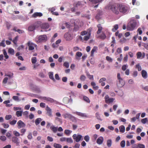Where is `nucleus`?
<instances>
[{"mask_svg": "<svg viewBox=\"0 0 148 148\" xmlns=\"http://www.w3.org/2000/svg\"><path fill=\"white\" fill-rule=\"evenodd\" d=\"M136 25V20L132 19L128 23L127 25L126 28L128 31H132L135 27Z\"/></svg>", "mask_w": 148, "mask_h": 148, "instance_id": "nucleus-1", "label": "nucleus"}, {"mask_svg": "<svg viewBox=\"0 0 148 148\" xmlns=\"http://www.w3.org/2000/svg\"><path fill=\"white\" fill-rule=\"evenodd\" d=\"M119 4H114L109 5L108 8L113 13L118 14L119 13Z\"/></svg>", "mask_w": 148, "mask_h": 148, "instance_id": "nucleus-2", "label": "nucleus"}, {"mask_svg": "<svg viewBox=\"0 0 148 148\" xmlns=\"http://www.w3.org/2000/svg\"><path fill=\"white\" fill-rule=\"evenodd\" d=\"M119 11L123 14H125L128 12L130 9L128 6L122 4H119Z\"/></svg>", "mask_w": 148, "mask_h": 148, "instance_id": "nucleus-3", "label": "nucleus"}, {"mask_svg": "<svg viewBox=\"0 0 148 148\" xmlns=\"http://www.w3.org/2000/svg\"><path fill=\"white\" fill-rule=\"evenodd\" d=\"M39 25L38 22H36L30 25L28 27V30L30 32L34 31L36 28L38 27Z\"/></svg>", "mask_w": 148, "mask_h": 148, "instance_id": "nucleus-4", "label": "nucleus"}, {"mask_svg": "<svg viewBox=\"0 0 148 148\" xmlns=\"http://www.w3.org/2000/svg\"><path fill=\"white\" fill-rule=\"evenodd\" d=\"M5 76H6V77H5L3 79V84H5L7 83L8 79H9L13 77V73H11L10 74H5Z\"/></svg>", "mask_w": 148, "mask_h": 148, "instance_id": "nucleus-5", "label": "nucleus"}, {"mask_svg": "<svg viewBox=\"0 0 148 148\" xmlns=\"http://www.w3.org/2000/svg\"><path fill=\"white\" fill-rule=\"evenodd\" d=\"M73 138L76 142H78L81 140L82 136L80 134L77 135L75 134L73 135Z\"/></svg>", "mask_w": 148, "mask_h": 148, "instance_id": "nucleus-6", "label": "nucleus"}, {"mask_svg": "<svg viewBox=\"0 0 148 148\" xmlns=\"http://www.w3.org/2000/svg\"><path fill=\"white\" fill-rule=\"evenodd\" d=\"M105 102L107 103H110L113 102L115 99L114 98H110L108 95H106L104 98Z\"/></svg>", "mask_w": 148, "mask_h": 148, "instance_id": "nucleus-7", "label": "nucleus"}, {"mask_svg": "<svg viewBox=\"0 0 148 148\" xmlns=\"http://www.w3.org/2000/svg\"><path fill=\"white\" fill-rule=\"evenodd\" d=\"M27 45L28 46V49L29 50H32L34 49V47L36 45L32 42L29 41L27 43Z\"/></svg>", "mask_w": 148, "mask_h": 148, "instance_id": "nucleus-8", "label": "nucleus"}, {"mask_svg": "<svg viewBox=\"0 0 148 148\" xmlns=\"http://www.w3.org/2000/svg\"><path fill=\"white\" fill-rule=\"evenodd\" d=\"M117 85L118 87H121L123 86L125 84V82L123 79L118 80L117 82Z\"/></svg>", "mask_w": 148, "mask_h": 148, "instance_id": "nucleus-9", "label": "nucleus"}, {"mask_svg": "<svg viewBox=\"0 0 148 148\" xmlns=\"http://www.w3.org/2000/svg\"><path fill=\"white\" fill-rule=\"evenodd\" d=\"M47 39V37L46 35H40L38 37V41L39 42H42L44 41H46Z\"/></svg>", "mask_w": 148, "mask_h": 148, "instance_id": "nucleus-10", "label": "nucleus"}, {"mask_svg": "<svg viewBox=\"0 0 148 148\" xmlns=\"http://www.w3.org/2000/svg\"><path fill=\"white\" fill-rule=\"evenodd\" d=\"M64 38L67 41H70L73 39L71 34L68 33H65L64 36Z\"/></svg>", "mask_w": 148, "mask_h": 148, "instance_id": "nucleus-11", "label": "nucleus"}, {"mask_svg": "<svg viewBox=\"0 0 148 148\" xmlns=\"http://www.w3.org/2000/svg\"><path fill=\"white\" fill-rule=\"evenodd\" d=\"M18 127V129L25 127V124L22 121L19 120L17 123Z\"/></svg>", "mask_w": 148, "mask_h": 148, "instance_id": "nucleus-12", "label": "nucleus"}, {"mask_svg": "<svg viewBox=\"0 0 148 148\" xmlns=\"http://www.w3.org/2000/svg\"><path fill=\"white\" fill-rule=\"evenodd\" d=\"M12 141L14 143L18 145L19 143L18 138L16 136H13L12 138Z\"/></svg>", "mask_w": 148, "mask_h": 148, "instance_id": "nucleus-13", "label": "nucleus"}, {"mask_svg": "<svg viewBox=\"0 0 148 148\" xmlns=\"http://www.w3.org/2000/svg\"><path fill=\"white\" fill-rule=\"evenodd\" d=\"M104 140L102 136L99 137L97 140L96 142L99 145L101 144Z\"/></svg>", "mask_w": 148, "mask_h": 148, "instance_id": "nucleus-14", "label": "nucleus"}, {"mask_svg": "<svg viewBox=\"0 0 148 148\" xmlns=\"http://www.w3.org/2000/svg\"><path fill=\"white\" fill-rule=\"evenodd\" d=\"M46 110L47 111V113L48 116L49 117H51L52 116L51 109L47 106Z\"/></svg>", "mask_w": 148, "mask_h": 148, "instance_id": "nucleus-15", "label": "nucleus"}, {"mask_svg": "<svg viewBox=\"0 0 148 148\" xmlns=\"http://www.w3.org/2000/svg\"><path fill=\"white\" fill-rule=\"evenodd\" d=\"M63 101L65 103L67 104L70 102H72V99L71 98L69 99L68 97H66L63 99Z\"/></svg>", "mask_w": 148, "mask_h": 148, "instance_id": "nucleus-16", "label": "nucleus"}, {"mask_svg": "<svg viewBox=\"0 0 148 148\" xmlns=\"http://www.w3.org/2000/svg\"><path fill=\"white\" fill-rule=\"evenodd\" d=\"M141 74L142 77L144 79H146L147 77V72L145 70H142L141 72Z\"/></svg>", "mask_w": 148, "mask_h": 148, "instance_id": "nucleus-17", "label": "nucleus"}, {"mask_svg": "<svg viewBox=\"0 0 148 148\" xmlns=\"http://www.w3.org/2000/svg\"><path fill=\"white\" fill-rule=\"evenodd\" d=\"M97 26L98 28V30L97 32V33L98 34H99L101 32V31L103 29V27L101 26V24H98Z\"/></svg>", "mask_w": 148, "mask_h": 148, "instance_id": "nucleus-18", "label": "nucleus"}, {"mask_svg": "<svg viewBox=\"0 0 148 148\" xmlns=\"http://www.w3.org/2000/svg\"><path fill=\"white\" fill-rule=\"evenodd\" d=\"M76 114L78 116H80L82 117H88V116L85 113H82L81 112H77Z\"/></svg>", "mask_w": 148, "mask_h": 148, "instance_id": "nucleus-19", "label": "nucleus"}, {"mask_svg": "<svg viewBox=\"0 0 148 148\" xmlns=\"http://www.w3.org/2000/svg\"><path fill=\"white\" fill-rule=\"evenodd\" d=\"M42 16V14L41 12H35L32 15L33 17H36L37 16L41 17Z\"/></svg>", "mask_w": 148, "mask_h": 148, "instance_id": "nucleus-20", "label": "nucleus"}, {"mask_svg": "<svg viewBox=\"0 0 148 148\" xmlns=\"http://www.w3.org/2000/svg\"><path fill=\"white\" fill-rule=\"evenodd\" d=\"M42 98L43 99L49 101L51 103H52L54 102V100L53 99L49 97H42Z\"/></svg>", "mask_w": 148, "mask_h": 148, "instance_id": "nucleus-21", "label": "nucleus"}, {"mask_svg": "<svg viewBox=\"0 0 148 148\" xmlns=\"http://www.w3.org/2000/svg\"><path fill=\"white\" fill-rule=\"evenodd\" d=\"M50 129L54 133H56L58 130V127L54 126H51Z\"/></svg>", "mask_w": 148, "mask_h": 148, "instance_id": "nucleus-22", "label": "nucleus"}, {"mask_svg": "<svg viewBox=\"0 0 148 148\" xmlns=\"http://www.w3.org/2000/svg\"><path fill=\"white\" fill-rule=\"evenodd\" d=\"M72 115L68 113H65L62 115L63 116L65 119L68 118L70 119V118L71 116Z\"/></svg>", "mask_w": 148, "mask_h": 148, "instance_id": "nucleus-23", "label": "nucleus"}, {"mask_svg": "<svg viewBox=\"0 0 148 148\" xmlns=\"http://www.w3.org/2000/svg\"><path fill=\"white\" fill-rule=\"evenodd\" d=\"M102 15V12L101 11H98L97 13L95 18L98 19H99L100 18V16Z\"/></svg>", "mask_w": 148, "mask_h": 148, "instance_id": "nucleus-24", "label": "nucleus"}, {"mask_svg": "<svg viewBox=\"0 0 148 148\" xmlns=\"http://www.w3.org/2000/svg\"><path fill=\"white\" fill-rule=\"evenodd\" d=\"M97 49V47H94L91 51V56H93L95 52L96 51Z\"/></svg>", "mask_w": 148, "mask_h": 148, "instance_id": "nucleus-25", "label": "nucleus"}, {"mask_svg": "<svg viewBox=\"0 0 148 148\" xmlns=\"http://www.w3.org/2000/svg\"><path fill=\"white\" fill-rule=\"evenodd\" d=\"M42 27V28L43 29H48L49 27V25L47 23H45L43 24Z\"/></svg>", "mask_w": 148, "mask_h": 148, "instance_id": "nucleus-26", "label": "nucleus"}, {"mask_svg": "<svg viewBox=\"0 0 148 148\" xmlns=\"http://www.w3.org/2000/svg\"><path fill=\"white\" fill-rule=\"evenodd\" d=\"M120 132L121 133H124L125 131V127L123 125H121L119 127Z\"/></svg>", "mask_w": 148, "mask_h": 148, "instance_id": "nucleus-27", "label": "nucleus"}, {"mask_svg": "<svg viewBox=\"0 0 148 148\" xmlns=\"http://www.w3.org/2000/svg\"><path fill=\"white\" fill-rule=\"evenodd\" d=\"M98 38L104 40L106 38V36L104 33H102L99 36Z\"/></svg>", "mask_w": 148, "mask_h": 148, "instance_id": "nucleus-28", "label": "nucleus"}, {"mask_svg": "<svg viewBox=\"0 0 148 148\" xmlns=\"http://www.w3.org/2000/svg\"><path fill=\"white\" fill-rule=\"evenodd\" d=\"M14 50L13 49L11 48L9 49L8 51V53H9L12 55H14Z\"/></svg>", "mask_w": 148, "mask_h": 148, "instance_id": "nucleus-29", "label": "nucleus"}, {"mask_svg": "<svg viewBox=\"0 0 148 148\" xmlns=\"http://www.w3.org/2000/svg\"><path fill=\"white\" fill-rule=\"evenodd\" d=\"M86 75L90 79L92 80H94L93 76L92 75H90L89 73L88 72H86Z\"/></svg>", "mask_w": 148, "mask_h": 148, "instance_id": "nucleus-30", "label": "nucleus"}, {"mask_svg": "<svg viewBox=\"0 0 148 148\" xmlns=\"http://www.w3.org/2000/svg\"><path fill=\"white\" fill-rule=\"evenodd\" d=\"M115 36H118L120 38H121L123 36V34L121 33H119V31H117L115 33Z\"/></svg>", "mask_w": 148, "mask_h": 148, "instance_id": "nucleus-31", "label": "nucleus"}, {"mask_svg": "<svg viewBox=\"0 0 148 148\" xmlns=\"http://www.w3.org/2000/svg\"><path fill=\"white\" fill-rule=\"evenodd\" d=\"M42 121V119L40 118H38L35 121V123L36 125H38L40 122Z\"/></svg>", "mask_w": 148, "mask_h": 148, "instance_id": "nucleus-32", "label": "nucleus"}, {"mask_svg": "<svg viewBox=\"0 0 148 148\" xmlns=\"http://www.w3.org/2000/svg\"><path fill=\"white\" fill-rule=\"evenodd\" d=\"M23 111H17L16 112V115L18 117L21 116L22 115Z\"/></svg>", "mask_w": 148, "mask_h": 148, "instance_id": "nucleus-33", "label": "nucleus"}, {"mask_svg": "<svg viewBox=\"0 0 148 148\" xmlns=\"http://www.w3.org/2000/svg\"><path fill=\"white\" fill-rule=\"evenodd\" d=\"M112 143V141L111 139H109L107 140V144L108 147H110L111 146Z\"/></svg>", "mask_w": 148, "mask_h": 148, "instance_id": "nucleus-34", "label": "nucleus"}, {"mask_svg": "<svg viewBox=\"0 0 148 148\" xmlns=\"http://www.w3.org/2000/svg\"><path fill=\"white\" fill-rule=\"evenodd\" d=\"M49 78L53 80H54L53 77V73L52 72H50L49 73Z\"/></svg>", "mask_w": 148, "mask_h": 148, "instance_id": "nucleus-35", "label": "nucleus"}, {"mask_svg": "<svg viewBox=\"0 0 148 148\" xmlns=\"http://www.w3.org/2000/svg\"><path fill=\"white\" fill-rule=\"evenodd\" d=\"M18 38V36H16L14 39L12 40L13 43L15 45H16Z\"/></svg>", "mask_w": 148, "mask_h": 148, "instance_id": "nucleus-36", "label": "nucleus"}, {"mask_svg": "<svg viewBox=\"0 0 148 148\" xmlns=\"http://www.w3.org/2000/svg\"><path fill=\"white\" fill-rule=\"evenodd\" d=\"M3 52L5 59H8L9 58V56L8 55L5 49H3Z\"/></svg>", "mask_w": 148, "mask_h": 148, "instance_id": "nucleus-37", "label": "nucleus"}, {"mask_svg": "<svg viewBox=\"0 0 148 148\" xmlns=\"http://www.w3.org/2000/svg\"><path fill=\"white\" fill-rule=\"evenodd\" d=\"M5 40L4 39L1 42H0V46H2L3 47H5L6 45L5 44Z\"/></svg>", "mask_w": 148, "mask_h": 148, "instance_id": "nucleus-38", "label": "nucleus"}, {"mask_svg": "<svg viewBox=\"0 0 148 148\" xmlns=\"http://www.w3.org/2000/svg\"><path fill=\"white\" fill-rule=\"evenodd\" d=\"M53 147L55 148H62V146L59 144L54 143L53 144Z\"/></svg>", "mask_w": 148, "mask_h": 148, "instance_id": "nucleus-39", "label": "nucleus"}, {"mask_svg": "<svg viewBox=\"0 0 148 148\" xmlns=\"http://www.w3.org/2000/svg\"><path fill=\"white\" fill-rule=\"evenodd\" d=\"M119 27V26L118 24H116L114 25V28L112 29V31L113 32H115L116 30H117Z\"/></svg>", "mask_w": 148, "mask_h": 148, "instance_id": "nucleus-40", "label": "nucleus"}, {"mask_svg": "<svg viewBox=\"0 0 148 148\" xmlns=\"http://www.w3.org/2000/svg\"><path fill=\"white\" fill-rule=\"evenodd\" d=\"M127 39L125 38H123L121 39L119 41L121 43L123 44L125 43L127 41Z\"/></svg>", "mask_w": 148, "mask_h": 148, "instance_id": "nucleus-41", "label": "nucleus"}, {"mask_svg": "<svg viewBox=\"0 0 148 148\" xmlns=\"http://www.w3.org/2000/svg\"><path fill=\"white\" fill-rule=\"evenodd\" d=\"M66 141L67 142L70 143H72L73 142V140L71 138H66Z\"/></svg>", "mask_w": 148, "mask_h": 148, "instance_id": "nucleus-42", "label": "nucleus"}, {"mask_svg": "<svg viewBox=\"0 0 148 148\" xmlns=\"http://www.w3.org/2000/svg\"><path fill=\"white\" fill-rule=\"evenodd\" d=\"M83 99L86 101L88 103H89L90 102V101L89 98L86 96H84L83 97Z\"/></svg>", "mask_w": 148, "mask_h": 148, "instance_id": "nucleus-43", "label": "nucleus"}, {"mask_svg": "<svg viewBox=\"0 0 148 148\" xmlns=\"http://www.w3.org/2000/svg\"><path fill=\"white\" fill-rule=\"evenodd\" d=\"M32 62V64H35L37 61V58L36 57H33L31 59Z\"/></svg>", "mask_w": 148, "mask_h": 148, "instance_id": "nucleus-44", "label": "nucleus"}, {"mask_svg": "<svg viewBox=\"0 0 148 148\" xmlns=\"http://www.w3.org/2000/svg\"><path fill=\"white\" fill-rule=\"evenodd\" d=\"M136 68L138 69V71H140L142 70L141 67L139 64H137L136 65Z\"/></svg>", "mask_w": 148, "mask_h": 148, "instance_id": "nucleus-45", "label": "nucleus"}, {"mask_svg": "<svg viewBox=\"0 0 148 148\" xmlns=\"http://www.w3.org/2000/svg\"><path fill=\"white\" fill-rule=\"evenodd\" d=\"M136 56H137V58L139 59L142 56V54L141 52H138L136 53Z\"/></svg>", "mask_w": 148, "mask_h": 148, "instance_id": "nucleus-46", "label": "nucleus"}, {"mask_svg": "<svg viewBox=\"0 0 148 148\" xmlns=\"http://www.w3.org/2000/svg\"><path fill=\"white\" fill-rule=\"evenodd\" d=\"M72 132V131L68 130H66L64 131V133L67 135H68Z\"/></svg>", "mask_w": 148, "mask_h": 148, "instance_id": "nucleus-47", "label": "nucleus"}, {"mask_svg": "<svg viewBox=\"0 0 148 148\" xmlns=\"http://www.w3.org/2000/svg\"><path fill=\"white\" fill-rule=\"evenodd\" d=\"M13 134L15 136H20L19 133L16 131H14L13 132Z\"/></svg>", "mask_w": 148, "mask_h": 148, "instance_id": "nucleus-48", "label": "nucleus"}, {"mask_svg": "<svg viewBox=\"0 0 148 148\" xmlns=\"http://www.w3.org/2000/svg\"><path fill=\"white\" fill-rule=\"evenodd\" d=\"M86 79V77L84 75H82L80 77V79L82 81H84Z\"/></svg>", "mask_w": 148, "mask_h": 148, "instance_id": "nucleus-49", "label": "nucleus"}, {"mask_svg": "<svg viewBox=\"0 0 148 148\" xmlns=\"http://www.w3.org/2000/svg\"><path fill=\"white\" fill-rule=\"evenodd\" d=\"M84 139L86 142H88L89 140L90 137L88 135H86L84 136Z\"/></svg>", "mask_w": 148, "mask_h": 148, "instance_id": "nucleus-50", "label": "nucleus"}, {"mask_svg": "<svg viewBox=\"0 0 148 148\" xmlns=\"http://www.w3.org/2000/svg\"><path fill=\"white\" fill-rule=\"evenodd\" d=\"M69 64L68 62H65L63 64V66L66 68H68L69 67Z\"/></svg>", "mask_w": 148, "mask_h": 148, "instance_id": "nucleus-51", "label": "nucleus"}, {"mask_svg": "<svg viewBox=\"0 0 148 148\" xmlns=\"http://www.w3.org/2000/svg\"><path fill=\"white\" fill-rule=\"evenodd\" d=\"M13 99L15 101H19V99L17 96H14L12 97Z\"/></svg>", "mask_w": 148, "mask_h": 148, "instance_id": "nucleus-52", "label": "nucleus"}, {"mask_svg": "<svg viewBox=\"0 0 148 148\" xmlns=\"http://www.w3.org/2000/svg\"><path fill=\"white\" fill-rule=\"evenodd\" d=\"M17 121L13 120L10 122L9 123L11 125H15Z\"/></svg>", "mask_w": 148, "mask_h": 148, "instance_id": "nucleus-53", "label": "nucleus"}, {"mask_svg": "<svg viewBox=\"0 0 148 148\" xmlns=\"http://www.w3.org/2000/svg\"><path fill=\"white\" fill-rule=\"evenodd\" d=\"M120 145L122 147H124L125 145V140H122L120 143Z\"/></svg>", "mask_w": 148, "mask_h": 148, "instance_id": "nucleus-54", "label": "nucleus"}, {"mask_svg": "<svg viewBox=\"0 0 148 148\" xmlns=\"http://www.w3.org/2000/svg\"><path fill=\"white\" fill-rule=\"evenodd\" d=\"M90 35H89L85 36L84 37V40L87 41L90 38Z\"/></svg>", "mask_w": 148, "mask_h": 148, "instance_id": "nucleus-55", "label": "nucleus"}, {"mask_svg": "<svg viewBox=\"0 0 148 148\" xmlns=\"http://www.w3.org/2000/svg\"><path fill=\"white\" fill-rule=\"evenodd\" d=\"M106 59L108 61L110 62H111L112 61V59L109 56H107L106 57Z\"/></svg>", "mask_w": 148, "mask_h": 148, "instance_id": "nucleus-56", "label": "nucleus"}, {"mask_svg": "<svg viewBox=\"0 0 148 148\" xmlns=\"http://www.w3.org/2000/svg\"><path fill=\"white\" fill-rule=\"evenodd\" d=\"M12 116L10 115H7L5 116V118L6 120H8L12 118Z\"/></svg>", "mask_w": 148, "mask_h": 148, "instance_id": "nucleus-57", "label": "nucleus"}, {"mask_svg": "<svg viewBox=\"0 0 148 148\" xmlns=\"http://www.w3.org/2000/svg\"><path fill=\"white\" fill-rule=\"evenodd\" d=\"M0 139L3 141H5L6 140V138L4 136H0Z\"/></svg>", "mask_w": 148, "mask_h": 148, "instance_id": "nucleus-58", "label": "nucleus"}, {"mask_svg": "<svg viewBox=\"0 0 148 148\" xmlns=\"http://www.w3.org/2000/svg\"><path fill=\"white\" fill-rule=\"evenodd\" d=\"M147 118H145L144 119H143L141 120V122L143 124L147 122Z\"/></svg>", "mask_w": 148, "mask_h": 148, "instance_id": "nucleus-59", "label": "nucleus"}, {"mask_svg": "<svg viewBox=\"0 0 148 148\" xmlns=\"http://www.w3.org/2000/svg\"><path fill=\"white\" fill-rule=\"evenodd\" d=\"M76 56L78 57H80L82 56V53L81 52L78 51L76 53Z\"/></svg>", "mask_w": 148, "mask_h": 148, "instance_id": "nucleus-60", "label": "nucleus"}, {"mask_svg": "<svg viewBox=\"0 0 148 148\" xmlns=\"http://www.w3.org/2000/svg\"><path fill=\"white\" fill-rule=\"evenodd\" d=\"M2 125L5 128H8L9 126L8 124L3 123L2 124Z\"/></svg>", "mask_w": 148, "mask_h": 148, "instance_id": "nucleus-61", "label": "nucleus"}, {"mask_svg": "<svg viewBox=\"0 0 148 148\" xmlns=\"http://www.w3.org/2000/svg\"><path fill=\"white\" fill-rule=\"evenodd\" d=\"M138 75V72L136 71H135L133 72L132 76L134 77H136Z\"/></svg>", "mask_w": 148, "mask_h": 148, "instance_id": "nucleus-62", "label": "nucleus"}, {"mask_svg": "<svg viewBox=\"0 0 148 148\" xmlns=\"http://www.w3.org/2000/svg\"><path fill=\"white\" fill-rule=\"evenodd\" d=\"M138 145V148H145V146L143 144H139Z\"/></svg>", "mask_w": 148, "mask_h": 148, "instance_id": "nucleus-63", "label": "nucleus"}, {"mask_svg": "<svg viewBox=\"0 0 148 148\" xmlns=\"http://www.w3.org/2000/svg\"><path fill=\"white\" fill-rule=\"evenodd\" d=\"M80 146V144L78 143H76L75 146L73 147V148H79Z\"/></svg>", "mask_w": 148, "mask_h": 148, "instance_id": "nucleus-64", "label": "nucleus"}]
</instances>
